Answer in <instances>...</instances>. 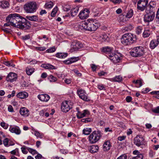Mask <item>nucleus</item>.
<instances>
[{
	"mask_svg": "<svg viewBox=\"0 0 159 159\" xmlns=\"http://www.w3.org/2000/svg\"><path fill=\"white\" fill-rule=\"evenodd\" d=\"M12 26L23 30L28 29L30 27V22L19 14L16 13L9 15L6 18Z\"/></svg>",
	"mask_w": 159,
	"mask_h": 159,
	"instance_id": "nucleus-1",
	"label": "nucleus"
},
{
	"mask_svg": "<svg viewBox=\"0 0 159 159\" xmlns=\"http://www.w3.org/2000/svg\"><path fill=\"white\" fill-rule=\"evenodd\" d=\"M99 26V23L92 19H88L82 24L84 29L90 31H95Z\"/></svg>",
	"mask_w": 159,
	"mask_h": 159,
	"instance_id": "nucleus-2",
	"label": "nucleus"
},
{
	"mask_svg": "<svg viewBox=\"0 0 159 159\" xmlns=\"http://www.w3.org/2000/svg\"><path fill=\"white\" fill-rule=\"evenodd\" d=\"M136 38L135 35L130 33L124 34L121 39V43L125 45H128L135 43Z\"/></svg>",
	"mask_w": 159,
	"mask_h": 159,
	"instance_id": "nucleus-3",
	"label": "nucleus"
},
{
	"mask_svg": "<svg viewBox=\"0 0 159 159\" xmlns=\"http://www.w3.org/2000/svg\"><path fill=\"white\" fill-rule=\"evenodd\" d=\"M24 8L26 13H34L36 11L37 9V4L35 2H30L25 4L24 5Z\"/></svg>",
	"mask_w": 159,
	"mask_h": 159,
	"instance_id": "nucleus-4",
	"label": "nucleus"
},
{
	"mask_svg": "<svg viewBox=\"0 0 159 159\" xmlns=\"http://www.w3.org/2000/svg\"><path fill=\"white\" fill-rule=\"evenodd\" d=\"M144 48L141 46H138L132 48L130 52L131 55L135 57H140L145 53Z\"/></svg>",
	"mask_w": 159,
	"mask_h": 159,
	"instance_id": "nucleus-5",
	"label": "nucleus"
},
{
	"mask_svg": "<svg viewBox=\"0 0 159 159\" xmlns=\"http://www.w3.org/2000/svg\"><path fill=\"white\" fill-rule=\"evenodd\" d=\"M101 137V132L100 131H94L89 136V141L91 143H94L99 140Z\"/></svg>",
	"mask_w": 159,
	"mask_h": 159,
	"instance_id": "nucleus-6",
	"label": "nucleus"
},
{
	"mask_svg": "<svg viewBox=\"0 0 159 159\" xmlns=\"http://www.w3.org/2000/svg\"><path fill=\"white\" fill-rule=\"evenodd\" d=\"M77 93L80 98L85 101H89L90 100L86 92L82 89H79L77 90Z\"/></svg>",
	"mask_w": 159,
	"mask_h": 159,
	"instance_id": "nucleus-7",
	"label": "nucleus"
},
{
	"mask_svg": "<svg viewBox=\"0 0 159 159\" xmlns=\"http://www.w3.org/2000/svg\"><path fill=\"white\" fill-rule=\"evenodd\" d=\"M148 3V0H139L137 2V9L141 11H143Z\"/></svg>",
	"mask_w": 159,
	"mask_h": 159,
	"instance_id": "nucleus-8",
	"label": "nucleus"
},
{
	"mask_svg": "<svg viewBox=\"0 0 159 159\" xmlns=\"http://www.w3.org/2000/svg\"><path fill=\"white\" fill-rule=\"evenodd\" d=\"M72 108V105L67 101H65L62 102L61 105V110L64 112H67Z\"/></svg>",
	"mask_w": 159,
	"mask_h": 159,
	"instance_id": "nucleus-9",
	"label": "nucleus"
},
{
	"mask_svg": "<svg viewBox=\"0 0 159 159\" xmlns=\"http://www.w3.org/2000/svg\"><path fill=\"white\" fill-rule=\"evenodd\" d=\"M145 142L144 138L140 135H137L134 140V144L138 147H140L144 144Z\"/></svg>",
	"mask_w": 159,
	"mask_h": 159,
	"instance_id": "nucleus-10",
	"label": "nucleus"
},
{
	"mask_svg": "<svg viewBox=\"0 0 159 159\" xmlns=\"http://www.w3.org/2000/svg\"><path fill=\"white\" fill-rule=\"evenodd\" d=\"M133 11L132 9H130L125 14L123 13L122 15H120L119 16V19L120 21L123 22L125 21H126L125 19L124 20V18L125 16V17L128 19L131 18L133 16Z\"/></svg>",
	"mask_w": 159,
	"mask_h": 159,
	"instance_id": "nucleus-11",
	"label": "nucleus"
},
{
	"mask_svg": "<svg viewBox=\"0 0 159 159\" xmlns=\"http://www.w3.org/2000/svg\"><path fill=\"white\" fill-rule=\"evenodd\" d=\"M76 110L77 112L76 114V116L78 119L82 118L87 116L89 115V111L87 110H84L82 112L80 111L78 107H76Z\"/></svg>",
	"mask_w": 159,
	"mask_h": 159,
	"instance_id": "nucleus-12",
	"label": "nucleus"
},
{
	"mask_svg": "<svg viewBox=\"0 0 159 159\" xmlns=\"http://www.w3.org/2000/svg\"><path fill=\"white\" fill-rule=\"evenodd\" d=\"M89 13V10L85 8L80 12L79 15V16L81 19H85L88 17Z\"/></svg>",
	"mask_w": 159,
	"mask_h": 159,
	"instance_id": "nucleus-13",
	"label": "nucleus"
},
{
	"mask_svg": "<svg viewBox=\"0 0 159 159\" xmlns=\"http://www.w3.org/2000/svg\"><path fill=\"white\" fill-rule=\"evenodd\" d=\"M110 60L115 63H117L119 62L120 58L115 53H111L109 55L108 57Z\"/></svg>",
	"mask_w": 159,
	"mask_h": 159,
	"instance_id": "nucleus-14",
	"label": "nucleus"
},
{
	"mask_svg": "<svg viewBox=\"0 0 159 159\" xmlns=\"http://www.w3.org/2000/svg\"><path fill=\"white\" fill-rule=\"evenodd\" d=\"M82 47V44L79 42H73L70 46V51L73 52L80 49Z\"/></svg>",
	"mask_w": 159,
	"mask_h": 159,
	"instance_id": "nucleus-15",
	"label": "nucleus"
},
{
	"mask_svg": "<svg viewBox=\"0 0 159 159\" xmlns=\"http://www.w3.org/2000/svg\"><path fill=\"white\" fill-rule=\"evenodd\" d=\"M155 16V13H146L144 16V21L147 22L152 21L153 20Z\"/></svg>",
	"mask_w": 159,
	"mask_h": 159,
	"instance_id": "nucleus-16",
	"label": "nucleus"
},
{
	"mask_svg": "<svg viewBox=\"0 0 159 159\" xmlns=\"http://www.w3.org/2000/svg\"><path fill=\"white\" fill-rule=\"evenodd\" d=\"M17 77V75L16 74L11 72L7 76L6 80L7 81L12 82L16 80Z\"/></svg>",
	"mask_w": 159,
	"mask_h": 159,
	"instance_id": "nucleus-17",
	"label": "nucleus"
},
{
	"mask_svg": "<svg viewBox=\"0 0 159 159\" xmlns=\"http://www.w3.org/2000/svg\"><path fill=\"white\" fill-rule=\"evenodd\" d=\"M38 98L42 101L47 102L49 100L50 97L48 94H43L38 95Z\"/></svg>",
	"mask_w": 159,
	"mask_h": 159,
	"instance_id": "nucleus-18",
	"label": "nucleus"
},
{
	"mask_svg": "<svg viewBox=\"0 0 159 159\" xmlns=\"http://www.w3.org/2000/svg\"><path fill=\"white\" fill-rule=\"evenodd\" d=\"M111 147V144L109 140L105 141L103 145V150L105 152H107L110 150Z\"/></svg>",
	"mask_w": 159,
	"mask_h": 159,
	"instance_id": "nucleus-19",
	"label": "nucleus"
},
{
	"mask_svg": "<svg viewBox=\"0 0 159 159\" xmlns=\"http://www.w3.org/2000/svg\"><path fill=\"white\" fill-rule=\"evenodd\" d=\"M79 59L78 57H72L69 58L68 59L64 61V63L66 65H69L75 62L78 61Z\"/></svg>",
	"mask_w": 159,
	"mask_h": 159,
	"instance_id": "nucleus-20",
	"label": "nucleus"
},
{
	"mask_svg": "<svg viewBox=\"0 0 159 159\" xmlns=\"http://www.w3.org/2000/svg\"><path fill=\"white\" fill-rule=\"evenodd\" d=\"M19 112L20 114L23 116H28L30 114L29 110L25 107H21Z\"/></svg>",
	"mask_w": 159,
	"mask_h": 159,
	"instance_id": "nucleus-21",
	"label": "nucleus"
},
{
	"mask_svg": "<svg viewBox=\"0 0 159 159\" xmlns=\"http://www.w3.org/2000/svg\"><path fill=\"white\" fill-rule=\"evenodd\" d=\"M9 130L12 133H14L17 135L20 134L21 131L19 128L17 126L14 127L10 126Z\"/></svg>",
	"mask_w": 159,
	"mask_h": 159,
	"instance_id": "nucleus-22",
	"label": "nucleus"
},
{
	"mask_svg": "<svg viewBox=\"0 0 159 159\" xmlns=\"http://www.w3.org/2000/svg\"><path fill=\"white\" fill-rule=\"evenodd\" d=\"M113 51V49L109 47H103L102 49V52L104 53L107 54V57L109 56V54H111Z\"/></svg>",
	"mask_w": 159,
	"mask_h": 159,
	"instance_id": "nucleus-23",
	"label": "nucleus"
},
{
	"mask_svg": "<svg viewBox=\"0 0 159 159\" xmlns=\"http://www.w3.org/2000/svg\"><path fill=\"white\" fill-rule=\"evenodd\" d=\"M17 98L21 99H24L27 98L28 96L27 93L25 91H22L19 92L16 95Z\"/></svg>",
	"mask_w": 159,
	"mask_h": 159,
	"instance_id": "nucleus-24",
	"label": "nucleus"
},
{
	"mask_svg": "<svg viewBox=\"0 0 159 159\" xmlns=\"http://www.w3.org/2000/svg\"><path fill=\"white\" fill-rule=\"evenodd\" d=\"M109 80L112 82H120L122 80V77L120 75H117L112 78L110 79Z\"/></svg>",
	"mask_w": 159,
	"mask_h": 159,
	"instance_id": "nucleus-25",
	"label": "nucleus"
},
{
	"mask_svg": "<svg viewBox=\"0 0 159 159\" xmlns=\"http://www.w3.org/2000/svg\"><path fill=\"white\" fill-rule=\"evenodd\" d=\"M9 2L6 0H3L0 2V7L3 8H6L9 7Z\"/></svg>",
	"mask_w": 159,
	"mask_h": 159,
	"instance_id": "nucleus-26",
	"label": "nucleus"
},
{
	"mask_svg": "<svg viewBox=\"0 0 159 159\" xmlns=\"http://www.w3.org/2000/svg\"><path fill=\"white\" fill-rule=\"evenodd\" d=\"M98 150V147L97 145H93L90 147L89 150L91 153L97 152Z\"/></svg>",
	"mask_w": 159,
	"mask_h": 159,
	"instance_id": "nucleus-27",
	"label": "nucleus"
},
{
	"mask_svg": "<svg viewBox=\"0 0 159 159\" xmlns=\"http://www.w3.org/2000/svg\"><path fill=\"white\" fill-rule=\"evenodd\" d=\"M145 10L146 13H155V9L150 7L148 4L145 8Z\"/></svg>",
	"mask_w": 159,
	"mask_h": 159,
	"instance_id": "nucleus-28",
	"label": "nucleus"
},
{
	"mask_svg": "<svg viewBox=\"0 0 159 159\" xmlns=\"http://www.w3.org/2000/svg\"><path fill=\"white\" fill-rule=\"evenodd\" d=\"M159 43L157 40L153 39L150 42V47L151 48L153 49L156 47Z\"/></svg>",
	"mask_w": 159,
	"mask_h": 159,
	"instance_id": "nucleus-29",
	"label": "nucleus"
},
{
	"mask_svg": "<svg viewBox=\"0 0 159 159\" xmlns=\"http://www.w3.org/2000/svg\"><path fill=\"white\" fill-rule=\"evenodd\" d=\"M152 31L148 29H146L143 31V37L147 38L148 37L152 34Z\"/></svg>",
	"mask_w": 159,
	"mask_h": 159,
	"instance_id": "nucleus-30",
	"label": "nucleus"
},
{
	"mask_svg": "<svg viewBox=\"0 0 159 159\" xmlns=\"http://www.w3.org/2000/svg\"><path fill=\"white\" fill-rule=\"evenodd\" d=\"M41 66L44 68L49 70L55 69H56L54 66L48 64H43L41 65Z\"/></svg>",
	"mask_w": 159,
	"mask_h": 159,
	"instance_id": "nucleus-31",
	"label": "nucleus"
},
{
	"mask_svg": "<svg viewBox=\"0 0 159 159\" xmlns=\"http://www.w3.org/2000/svg\"><path fill=\"white\" fill-rule=\"evenodd\" d=\"M79 8L76 7L72 9L71 10V15L74 17L76 16L79 11Z\"/></svg>",
	"mask_w": 159,
	"mask_h": 159,
	"instance_id": "nucleus-32",
	"label": "nucleus"
},
{
	"mask_svg": "<svg viewBox=\"0 0 159 159\" xmlns=\"http://www.w3.org/2000/svg\"><path fill=\"white\" fill-rule=\"evenodd\" d=\"M34 68L30 67H27L26 68V74L29 75H31L34 71Z\"/></svg>",
	"mask_w": 159,
	"mask_h": 159,
	"instance_id": "nucleus-33",
	"label": "nucleus"
},
{
	"mask_svg": "<svg viewBox=\"0 0 159 159\" xmlns=\"http://www.w3.org/2000/svg\"><path fill=\"white\" fill-rule=\"evenodd\" d=\"M68 55L67 53H57L56 54V57L60 58H64Z\"/></svg>",
	"mask_w": 159,
	"mask_h": 159,
	"instance_id": "nucleus-34",
	"label": "nucleus"
},
{
	"mask_svg": "<svg viewBox=\"0 0 159 159\" xmlns=\"http://www.w3.org/2000/svg\"><path fill=\"white\" fill-rule=\"evenodd\" d=\"M26 18L28 20L33 21H36L38 20V17L37 16L34 15L32 16H27Z\"/></svg>",
	"mask_w": 159,
	"mask_h": 159,
	"instance_id": "nucleus-35",
	"label": "nucleus"
},
{
	"mask_svg": "<svg viewBox=\"0 0 159 159\" xmlns=\"http://www.w3.org/2000/svg\"><path fill=\"white\" fill-rule=\"evenodd\" d=\"M33 132L32 133L34 134V135L37 137V138H43V134L41 133H40L39 131H37L35 129L32 130Z\"/></svg>",
	"mask_w": 159,
	"mask_h": 159,
	"instance_id": "nucleus-36",
	"label": "nucleus"
},
{
	"mask_svg": "<svg viewBox=\"0 0 159 159\" xmlns=\"http://www.w3.org/2000/svg\"><path fill=\"white\" fill-rule=\"evenodd\" d=\"M91 131V129L88 128H84L83 130V133L86 135L89 134Z\"/></svg>",
	"mask_w": 159,
	"mask_h": 159,
	"instance_id": "nucleus-37",
	"label": "nucleus"
},
{
	"mask_svg": "<svg viewBox=\"0 0 159 159\" xmlns=\"http://www.w3.org/2000/svg\"><path fill=\"white\" fill-rule=\"evenodd\" d=\"M48 79L49 80L50 82H55L57 80V77L53 76L52 75H50L48 77Z\"/></svg>",
	"mask_w": 159,
	"mask_h": 159,
	"instance_id": "nucleus-38",
	"label": "nucleus"
},
{
	"mask_svg": "<svg viewBox=\"0 0 159 159\" xmlns=\"http://www.w3.org/2000/svg\"><path fill=\"white\" fill-rule=\"evenodd\" d=\"M108 38L107 35L105 34H102L100 37V40L102 41H105Z\"/></svg>",
	"mask_w": 159,
	"mask_h": 159,
	"instance_id": "nucleus-39",
	"label": "nucleus"
},
{
	"mask_svg": "<svg viewBox=\"0 0 159 159\" xmlns=\"http://www.w3.org/2000/svg\"><path fill=\"white\" fill-rule=\"evenodd\" d=\"M53 6V3L52 1L46 2L45 4V7L47 8H52Z\"/></svg>",
	"mask_w": 159,
	"mask_h": 159,
	"instance_id": "nucleus-40",
	"label": "nucleus"
},
{
	"mask_svg": "<svg viewBox=\"0 0 159 159\" xmlns=\"http://www.w3.org/2000/svg\"><path fill=\"white\" fill-rule=\"evenodd\" d=\"M93 119L89 117L85 119H83L81 120V122L85 123H87L92 121Z\"/></svg>",
	"mask_w": 159,
	"mask_h": 159,
	"instance_id": "nucleus-41",
	"label": "nucleus"
},
{
	"mask_svg": "<svg viewBox=\"0 0 159 159\" xmlns=\"http://www.w3.org/2000/svg\"><path fill=\"white\" fill-rule=\"evenodd\" d=\"M27 149L33 155L38 153V152L36 150L31 148H27Z\"/></svg>",
	"mask_w": 159,
	"mask_h": 159,
	"instance_id": "nucleus-42",
	"label": "nucleus"
},
{
	"mask_svg": "<svg viewBox=\"0 0 159 159\" xmlns=\"http://www.w3.org/2000/svg\"><path fill=\"white\" fill-rule=\"evenodd\" d=\"M71 6L69 5H65L63 7V10L66 11H69L71 9Z\"/></svg>",
	"mask_w": 159,
	"mask_h": 159,
	"instance_id": "nucleus-43",
	"label": "nucleus"
},
{
	"mask_svg": "<svg viewBox=\"0 0 159 159\" xmlns=\"http://www.w3.org/2000/svg\"><path fill=\"white\" fill-rule=\"evenodd\" d=\"M143 30V27L140 26H138L136 30V34H140L142 33Z\"/></svg>",
	"mask_w": 159,
	"mask_h": 159,
	"instance_id": "nucleus-44",
	"label": "nucleus"
},
{
	"mask_svg": "<svg viewBox=\"0 0 159 159\" xmlns=\"http://www.w3.org/2000/svg\"><path fill=\"white\" fill-rule=\"evenodd\" d=\"M148 5L150 7L153 8L156 10V4L155 2L151 1L148 4Z\"/></svg>",
	"mask_w": 159,
	"mask_h": 159,
	"instance_id": "nucleus-45",
	"label": "nucleus"
},
{
	"mask_svg": "<svg viewBox=\"0 0 159 159\" xmlns=\"http://www.w3.org/2000/svg\"><path fill=\"white\" fill-rule=\"evenodd\" d=\"M56 50V49L55 47H53L48 49L46 50V51L48 53H51L54 52Z\"/></svg>",
	"mask_w": 159,
	"mask_h": 159,
	"instance_id": "nucleus-46",
	"label": "nucleus"
},
{
	"mask_svg": "<svg viewBox=\"0 0 159 159\" xmlns=\"http://www.w3.org/2000/svg\"><path fill=\"white\" fill-rule=\"evenodd\" d=\"M143 154H140L139 156L132 157L130 158L129 159H143Z\"/></svg>",
	"mask_w": 159,
	"mask_h": 159,
	"instance_id": "nucleus-47",
	"label": "nucleus"
},
{
	"mask_svg": "<svg viewBox=\"0 0 159 159\" xmlns=\"http://www.w3.org/2000/svg\"><path fill=\"white\" fill-rule=\"evenodd\" d=\"M135 84L138 87H140L142 85V81L141 80H137L136 81Z\"/></svg>",
	"mask_w": 159,
	"mask_h": 159,
	"instance_id": "nucleus-48",
	"label": "nucleus"
},
{
	"mask_svg": "<svg viewBox=\"0 0 159 159\" xmlns=\"http://www.w3.org/2000/svg\"><path fill=\"white\" fill-rule=\"evenodd\" d=\"M0 125L5 129H7L8 127V125L4 122L0 123Z\"/></svg>",
	"mask_w": 159,
	"mask_h": 159,
	"instance_id": "nucleus-49",
	"label": "nucleus"
},
{
	"mask_svg": "<svg viewBox=\"0 0 159 159\" xmlns=\"http://www.w3.org/2000/svg\"><path fill=\"white\" fill-rule=\"evenodd\" d=\"M110 1L115 4H119L122 2V0H110Z\"/></svg>",
	"mask_w": 159,
	"mask_h": 159,
	"instance_id": "nucleus-50",
	"label": "nucleus"
},
{
	"mask_svg": "<svg viewBox=\"0 0 159 159\" xmlns=\"http://www.w3.org/2000/svg\"><path fill=\"white\" fill-rule=\"evenodd\" d=\"M127 156L126 154H124L118 157L117 159H127Z\"/></svg>",
	"mask_w": 159,
	"mask_h": 159,
	"instance_id": "nucleus-51",
	"label": "nucleus"
},
{
	"mask_svg": "<svg viewBox=\"0 0 159 159\" xmlns=\"http://www.w3.org/2000/svg\"><path fill=\"white\" fill-rule=\"evenodd\" d=\"M9 141L8 139L6 138L3 141V143L4 145L6 147L8 146V145L9 144Z\"/></svg>",
	"mask_w": 159,
	"mask_h": 159,
	"instance_id": "nucleus-52",
	"label": "nucleus"
},
{
	"mask_svg": "<svg viewBox=\"0 0 159 159\" xmlns=\"http://www.w3.org/2000/svg\"><path fill=\"white\" fill-rule=\"evenodd\" d=\"M73 71L76 75L80 77L82 76L81 73H80L78 70L75 69L73 70Z\"/></svg>",
	"mask_w": 159,
	"mask_h": 159,
	"instance_id": "nucleus-53",
	"label": "nucleus"
},
{
	"mask_svg": "<svg viewBox=\"0 0 159 159\" xmlns=\"http://www.w3.org/2000/svg\"><path fill=\"white\" fill-rule=\"evenodd\" d=\"M98 88L100 90H105V89L104 85L102 84H99L98 85Z\"/></svg>",
	"mask_w": 159,
	"mask_h": 159,
	"instance_id": "nucleus-54",
	"label": "nucleus"
},
{
	"mask_svg": "<svg viewBox=\"0 0 159 159\" xmlns=\"http://www.w3.org/2000/svg\"><path fill=\"white\" fill-rule=\"evenodd\" d=\"M3 64L8 66H12L14 67L15 66V65L13 66L12 64H11V63H10L8 61H4L3 62Z\"/></svg>",
	"mask_w": 159,
	"mask_h": 159,
	"instance_id": "nucleus-55",
	"label": "nucleus"
},
{
	"mask_svg": "<svg viewBox=\"0 0 159 159\" xmlns=\"http://www.w3.org/2000/svg\"><path fill=\"white\" fill-rule=\"evenodd\" d=\"M27 149V148H26ZM21 149L22 153L24 154H26L28 153L27 151L26 150V147L25 146L21 148Z\"/></svg>",
	"mask_w": 159,
	"mask_h": 159,
	"instance_id": "nucleus-56",
	"label": "nucleus"
},
{
	"mask_svg": "<svg viewBox=\"0 0 159 159\" xmlns=\"http://www.w3.org/2000/svg\"><path fill=\"white\" fill-rule=\"evenodd\" d=\"M132 29V26L130 25L128 27H125V30L126 31H129V30H131Z\"/></svg>",
	"mask_w": 159,
	"mask_h": 159,
	"instance_id": "nucleus-57",
	"label": "nucleus"
},
{
	"mask_svg": "<svg viewBox=\"0 0 159 159\" xmlns=\"http://www.w3.org/2000/svg\"><path fill=\"white\" fill-rule=\"evenodd\" d=\"M152 111L155 113H159V106L157 107L154 109H153Z\"/></svg>",
	"mask_w": 159,
	"mask_h": 159,
	"instance_id": "nucleus-58",
	"label": "nucleus"
},
{
	"mask_svg": "<svg viewBox=\"0 0 159 159\" xmlns=\"http://www.w3.org/2000/svg\"><path fill=\"white\" fill-rule=\"evenodd\" d=\"M30 35L29 34L25 35L22 36V38L24 40H27L29 39H30Z\"/></svg>",
	"mask_w": 159,
	"mask_h": 159,
	"instance_id": "nucleus-59",
	"label": "nucleus"
},
{
	"mask_svg": "<svg viewBox=\"0 0 159 159\" xmlns=\"http://www.w3.org/2000/svg\"><path fill=\"white\" fill-rule=\"evenodd\" d=\"M8 110L9 112H14V110L12 106L9 105L8 107Z\"/></svg>",
	"mask_w": 159,
	"mask_h": 159,
	"instance_id": "nucleus-60",
	"label": "nucleus"
},
{
	"mask_svg": "<svg viewBox=\"0 0 159 159\" xmlns=\"http://www.w3.org/2000/svg\"><path fill=\"white\" fill-rule=\"evenodd\" d=\"M19 151L18 149L16 148L15 149L12 151L10 152L11 154L13 155H15L16 152H18Z\"/></svg>",
	"mask_w": 159,
	"mask_h": 159,
	"instance_id": "nucleus-61",
	"label": "nucleus"
},
{
	"mask_svg": "<svg viewBox=\"0 0 159 159\" xmlns=\"http://www.w3.org/2000/svg\"><path fill=\"white\" fill-rule=\"evenodd\" d=\"M132 100V97L130 96H127L126 98V100L127 102H129L131 101Z\"/></svg>",
	"mask_w": 159,
	"mask_h": 159,
	"instance_id": "nucleus-62",
	"label": "nucleus"
},
{
	"mask_svg": "<svg viewBox=\"0 0 159 159\" xmlns=\"http://www.w3.org/2000/svg\"><path fill=\"white\" fill-rule=\"evenodd\" d=\"M38 50L40 51H44L46 49V48L44 47H37Z\"/></svg>",
	"mask_w": 159,
	"mask_h": 159,
	"instance_id": "nucleus-63",
	"label": "nucleus"
},
{
	"mask_svg": "<svg viewBox=\"0 0 159 159\" xmlns=\"http://www.w3.org/2000/svg\"><path fill=\"white\" fill-rule=\"evenodd\" d=\"M37 155L35 156V158L36 159H41L42 156V155L39 153H37Z\"/></svg>",
	"mask_w": 159,
	"mask_h": 159,
	"instance_id": "nucleus-64",
	"label": "nucleus"
}]
</instances>
